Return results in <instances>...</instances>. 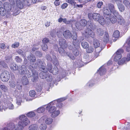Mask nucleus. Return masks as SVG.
<instances>
[{"label": "nucleus", "instance_id": "f257e3e1", "mask_svg": "<svg viewBox=\"0 0 130 130\" xmlns=\"http://www.w3.org/2000/svg\"><path fill=\"white\" fill-rule=\"evenodd\" d=\"M19 119L21 121L19 122L17 125H15V130H22L23 128L30 122L27 117L24 115L19 116Z\"/></svg>", "mask_w": 130, "mask_h": 130}, {"label": "nucleus", "instance_id": "f03ea898", "mask_svg": "<svg viewBox=\"0 0 130 130\" xmlns=\"http://www.w3.org/2000/svg\"><path fill=\"white\" fill-rule=\"evenodd\" d=\"M55 105L54 102H50L48 104L46 107V109L48 110L49 112L51 114V116L53 118H55L60 113V111L57 110Z\"/></svg>", "mask_w": 130, "mask_h": 130}, {"label": "nucleus", "instance_id": "7ed1b4c3", "mask_svg": "<svg viewBox=\"0 0 130 130\" xmlns=\"http://www.w3.org/2000/svg\"><path fill=\"white\" fill-rule=\"evenodd\" d=\"M80 23L81 25L79 26V27H82L85 26L87 23V24L89 25L90 28L92 30H94L95 28V26L91 20L87 22V21L85 20H80Z\"/></svg>", "mask_w": 130, "mask_h": 130}, {"label": "nucleus", "instance_id": "20e7f679", "mask_svg": "<svg viewBox=\"0 0 130 130\" xmlns=\"http://www.w3.org/2000/svg\"><path fill=\"white\" fill-rule=\"evenodd\" d=\"M73 40V43H71L70 42H68V48L69 50H72L73 48V46H75L76 45L79 44L78 43V41L77 39V36L76 34H75L72 35V37Z\"/></svg>", "mask_w": 130, "mask_h": 130}, {"label": "nucleus", "instance_id": "39448f33", "mask_svg": "<svg viewBox=\"0 0 130 130\" xmlns=\"http://www.w3.org/2000/svg\"><path fill=\"white\" fill-rule=\"evenodd\" d=\"M53 120L50 118H48L46 116H42L39 120V122L40 123H46L47 124H51Z\"/></svg>", "mask_w": 130, "mask_h": 130}, {"label": "nucleus", "instance_id": "423d86ee", "mask_svg": "<svg viewBox=\"0 0 130 130\" xmlns=\"http://www.w3.org/2000/svg\"><path fill=\"white\" fill-rule=\"evenodd\" d=\"M10 78V75L9 72L7 71H5L1 74L0 78L3 82H7Z\"/></svg>", "mask_w": 130, "mask_h": 130}, {"label": "nucleus", "instance_id": "0eeeda50", "mask_svg": "<svg viewBox=\"0 0 130 130\" xmlns=\"http://www.w3.org/2000/svg\"><path fill=\"white\" fill-rule=\"evenodd\" d=\"M33 65L34 66V67L37 68L38 66L40 68L42 69L43 70H45V64L44 62L41 61V60L38 59L36 60L35 63H33Z\"/></svg>", "mask_w": 130, "mask_h": 130}, {"label": "nucleus", "instance_id": "6e6552de", "mask_svg": "<svg viewBox=\"0 0 130 130\" xmlns=\"http://www.w3.org/2000/svg\"><path fill=\"white\" fill-rule=\"evenodd\" d=\"M88 17L90 19H91L92 18H93L95 21H98L101 16L99 13H94L93 14L89 13L88 14Z\"/></svg>", "mask_w": 130, "mask_h": 130}, {"label": "nucleus", "instance_id": "1a4fd4ad", "mask_svg": "<svg viewBox=\"0 0 130 130\" xmlns=\"http://www.w3.org/2000/svg\"><path fill=\"white\" fill-rule=\"evenodd\" d=\"M93 44L95 48L98 47V48L95 49V51L97 53H100L102 50L101 48L99 47L100 45V43L98 40L96 39H94Z\"/></svg>", "mask_w": 130, "mask_h": 130}, {"label": "nucleus", "instance_id": "9d476101", "mask_svg": "<svg viewBox=\"0 0 130 130\" xmlns=\"http://www.w3.org/2000/svg\"><path fill=\"white\" fill-rule=\"evenodd\" d=\"M123 52V50L122 49L119 50L115 54L114 56H115L114 60L116 61H117L122 57L121 53Z\"/></svg>", "mask_w": 130, "mask_h": 130}, {"label": "nucleus", "instance_id": "9b49d317", "mask_svg": "<svg viewBox=\"0 0 130 130\" xmlns=\"http://www.w3.org/2000/svg\"><path fill=\"white\" fill-rule=\"evenodd\" d=\"M90 28V27L86 29L85 31L86 36L87 37L90 36L93 38L95 36L94 34Z\"/></svg>", "mask_w": 130, "mask_h": 130}, {"label": "nucleus", "instance_id": "f8f14e48", "mask_svg": "<svg viewBox=\"0 0 130 130\" xmlns=\"http://www.w3.org/2000/svg\"><path fill=\"white\" fill-rule=\"evenodd\" d=\"M103 11L104 17L106 15H107L108 17H109L111 12V11L110 9H109V8L107 7V6L103 8Z\"/></svg>", "mask_w": 130, "mask_h": 130}, {"label": "nucleus", "instance_id": "ddd939ff", "mask_svg": "<svg viewBox=\"0 0 130 130\" xmlns=\"http://www.w3.org/2000/svg\"><path fill=\"white\" fill-rule=\"evenodd\" d=\"M59 44L62 47L66 48L68 47V43H66V40L64 39L60 38L59 39Z\"/></svg>", "mask_w": 130, "mask_h": 130}, {"label": "nucleus", "instance_id": "4468645a", "mask_svg": "<svg viewBox=\"0 0 130 130\" xmlns=\"http://www.w3.org/2000/svg\"><path fill=\"white\" fill-rule=\"evenodd\" d=\"M29 71L27 69L26 67L24 65L22 66L21 69L19 70V73L21 74H26L28 73Z\"/></svg>", "mask_w": 130, "mask_h": 130}, {"label": "nucleus", "instance_id": "2eb2a0df", "mask_svg": "<svg viewBox=\"0 0 130 130\" xmlns=\"http://www.w3.org/2000/svg\"><path fill=\"white\" fill-rule=\"evenodd\" d=\"M129 55L130 54H128L127 58H122L118 62V63L119 65L123 64L125 61H128L130 60V56L129 57Z\"/></svg>", "mask_w": 130, "mask_h": 130}, {"label": "nucleus", "instance_id": "dca6fc26", "mask_svg": "<svg viewBox=\"0 0 130 130\" xmlns=\"http://www.w3.org/2000/svg\"><path fill=\"white\" fill-rule=\"evenodd\" d=\"M63 35L66 39H70L72 36L71 33L69 30H67L64 31Z\"/></svg>", "mask_w": 130, "mask_h": 130}, {"label": "nucleus", "instance_id": "f3484780", "mask_svg": "<svg viewBox=\"0 0 130 130\" xmlns=\"http://www.w3.org/2000/svg\"><path fill=\"white\" fill-rule=\"evenodd\" d=\"M28 60L29 61L30 63H34L36 61V58L35 56L32 54H31L30 55L27 56Z\"/></svg>", "mask_w": 130, "mask_h": 130}, {"label": "nucleus", "instance_id": "a211bd4d", "mask_svg": "<svg viewBox=\"0 0 130 130\" xmlns=\"http://www.w3.org/2000/svg\"><path fill=\"white\" fill-rule=\"evenodd\" d=\"M106 20L107 21H110L112 23H115L117 21V19L114 16L112 15H110L109 17L106 18Z\"/></svg>", "mask_w": 130, "mask_h": 130}, {"label": "nucleus", "instance_id": "6ab92c4d", "mask_svg": "<svg viewBox=\"0 0 130 130\" xmlns=\"http://www.w3.org/2000/svg\"><path fill=\"white\" fill-rule=\"evenodd\" d=\"M64 100V99L63 100L62 99H59L55 101H54V103L55 105H56L59 108H61L62 106V104L61 102Z\"/></svg>", "mask_w": 130, "mask_h": 130}, {"label": "nucleus", "instance_id": "aec40b11", "mask_svg": "<svg viewBox=\"0 0 130 130\" xmlns=\"http://www.w3.org/2000/svg\"><path fill=\"white\" fill-rule=\"evenodd\" d=\"M4 7L5 10L8 12L9 11L11 10V5L8 3L6 2L4 4Z\"/></svg>", "mask_w": 130, "mask_h": 130}, {"label": "nucleus", "instance_id": "412c9836", "mask_svg": "<svg viewBox=\"0 0 130 130\" xmlns=\"http://www.w3.org/2000/svg\"><path fill=\"white\" fill-rule=\"evenodd\" d=\"M32 71L34 78L32 79L31 80L33 82H34L37 80L38 78V73L37 72L35 71L34 70H33Z\"/></svg>", "mask_w": 130, "mask_h": 130}, {"label": "nucleus", "instance_id": "4be33fe9", "mask_svg": "<svg viewBox=\"0 0 130 130\" xmlns=\"http://www.w3.org/2000/svg\"><path fill=\"white\" fill-rule=\"evenodd\" d=\"M29 130H39L38 126L36 124H32L29 127Z\"/></svg>", "mask_w": 130, "mask_h": 130}, {"label": "nucleus", "instance_id": "5701e85b", "mask_svg": "<svg viewBox=\"0 0 130 130\" xmlns=\"http://www.w3.org/2000/svg\"><path fill=\"white\" fill-rule=\"evenodd\" d=\"M10 66V69L13 71L17 70L19 69L18 66L14 63L11 64Z\"/></svg>", "mask_w": 130, "mask_h": 130}, {"label": "nucleus", "instance_id": "b1692460", "mask_svg": "<svg viewBox=\"0 0 130 130\" xmlns=\"http://www.w3.org/2000/svg\"><path fill=\"white\" fill-rule=\"evenodd\" d=\"M118 22L120 25L124 24L125 23V21L122 17L121 16H119L118 17Z\"/></svg>", "mask_w": 130, "mask_h": 130}, {"label": "nucleus", "instance_id": "393cba45", "mask_svg": "<svg viewBox=\"0 0 130 130\" xmlns=\"http://www.w3.org/2000/svg\"><path fill=\"white\" fill-rule=\"evenodd\" d=\"M29 95L30 96L35 98L37 97L36 92L35 91L33 90H30L29 91Z\"/></svg>", "mask_w": 130, "mask_h": 130}, {"label": "nucleus", "instance_id": "a878e982", "mask_svg": "<svg viewBox=\"0 0 130 130\" xmlns=\"http://www.w3.org/2000/svg\"><path fill=\"white\" fill-rule=\"evenodd\" d=\"M98 72L101 75L105 74L106 72V70L105 68L103 67H101L99 70H98Z\"/></svg>", "mask_w": 130, "mask_h": 130}, {"label": "nucleus", "instance_id": "bb28decb", "mask_svg": "<svg viewBox=\"0 0 130 130\" xmlns=\"http://www.w3.org/2000/svg\"><path fill=\"white\" fill-rule=\"evenodd\" d=\"M63 47H60L58 48V52L59 53L62 55L63 56L65 55L67 53L64 50Z\"/></svg>", "mask_w": 130, "mask_h": 130}, {"label": "nucleus", "instance_id": "cd10ccee", "mask_svg": "<svg viewBox=\"0 0 130 130\" xmlns=\"http://www.w3.org/2000/svg\"><path fill=\"white\" fill-rule=\"evenodd\" d=\"M15 124L13 123H10L7 125V128L8 130H11L13 129H15Z\"/></svg>", "mask_w": 130, "mask_h": 130}, {"label": "nucleus", "instance_id": "c85d7f7f", "mask_svg": "<svg viewBox=\"0 0 130 130\" xmlns=\"http://www.w3.org/2000/svg\"><path fill=\"white\" fill-rule=\"evenodd\" d=\"M74 47L76 48V50L73 51V53L75 56H77L79 54V52L77 50L79 47V44H77L75 46H73V48L72 49H73Z\"/></svg>", "mask_w": 130, "mask_h": 130}, {"label": "nucleus", "instance_id": "c756f323", "mask_svg": "<svg viewBox=\"0 0 130 130\" xmlns=\"http://www.w3.org/2000/svg\"><path fill=\"white\" fill-rule=\"evenodd\" d=\"M7 109L8 108L9 109H14V107L13 105L10 102H8L6 104Z\"/></svg>", "mask_w": 130, "mask_h": 130}, {"label": "nucleus", "instance_id": "7c9ffc66", "mask_svg": "<svg viewBox=\"0 0 130 130\" xmlns=\"http://www.w3.org/2000/svg\"><path fill=\"white\" fill-rule=\"evenodd\" d=\"M22 83L24 85H27L28 83L27 78L26 76H23L22 77Z\"/></svg>", "mask_w": 130, "mask_h": 130}, {"label": "nucleus", "instance_id": "2f4dec72", "mask_svg": "<svg viewBox=\"0 0 130 130\" xmlns=\"http://www.w3.org/2000/svg\"><path fill=\"white\" fill-rule=\"evenodd\" d=\"M106 20H105L103 17L101 16L99 20L98 21L101 25H104L106 22Z\"/></svg>", "mask_w": 130, "mask_h": 130}, {"label": "nucleus", "instance_id": "473e14b6", "mask_svg": "<svg viewBox=\"0 0 130 130\" xmlns=\"http://www.w3.org/2000/svg\"><path fill=\"white\" fill-rule=\"evenodd\" d=\"M109 40V37L107 32H105L103 39V41L105 42H107Z\"/></svg>", "mask_w": 130, "mask_h": 130}, {"label": "nucleus", "instance_id": "72a5a7b5", "mask_svg": "<svg viewBox=\"0 0 130 130\" xmlns=\"http://www.w3.org/2000/svg\"><path fill=\"white\" fill-rule=\"evenodd\" d=\"M46 73L45 71H43L39 74V76L40 78L42 79H45L46 78Z\"/></svg>", "mask_w": 130, "mask_h": 130}, {"label": "nucleus", "instance_id": "f704fd0d", "mask_svg": "<svg viewBox=\"0 0 130 130\" xmlns=\"http://www.w3.org/2000/svg\"><path fill=\"white\" fill-rule=\"evenodd\" d=\"M104 33V31L102 29L100 28L97 29V33L99 36H102L103 35Z\"/></svg>", "mask_w": 130, "mask_h": 130}, {"label": "nucleus", "instance_id": "c9c22d12", "mask_svg": "<svg viewBox=\"0 0 130 130\" xmlns=\"http://www.w3.org/2000/svg\"><path fill=\"white\" fill-rule=\"evenodd\" d=\"M15 82L13 80H11L9 82V85L11 88H14L16 86Z\"/></svg>", "mask_w": 130, "mask_h": 130}, {"label": "nucleus", "instance_id": "e433bc0d", "mask_svg": "<svg viewBox=\"0 0 130 130\" xmlns=\"http://www.w3.org/2000/svg\"><path fill=\"white\" fill-rule=\"evenodd\" d=\"M7 109L6 106V104L5 103H3L2 104H0V111H2L3 110H5V109Z\"/></svg>", "mask_w": 130, "mask_h": 130}, {"label": "nucleus", "instance_id": "4c0bfd02", "mask_svg": "<svg viewBox=\"0 0 130 130\" xmlns=\"http://www.w3.org/2000/svg\"><path fill=\"white\" fill-rule=\"evenodd\" d=\"M120 32L118 30H116L113 34V37L115 38H118L120 36Z\"/></svg>", "mask_w": 130, "mask_h": 130}, {"label": "nucleus", "instance_id": "58836bf2", "mask_svg": "<svg viewBox=\"0 0 130 130\" xmlns=\"http://www.w3.org/2000/svg\"><path fill=\"white\" fill-rule=\"evenodd\" d=\"M46 69L50 72H52L53 70V66L52 64L50 63L48 64Z\"/></svg>", "mask_w": 130, "mask_h": 130}, {"label": "nucleus", "instance_id": "ea45409f", "mask_svg": "<svg viewBox=\"0 0 130 130\" xmlns=\"http://www.w3.org/2000/svg\"><path fill=\"white\" fill-rule=\"evenodd\" d=\"M5 9L3 7H1L0 8V13L1 15L3 16H4L6 13L5 11Z\"/></svg>", "mask_w": 130, "mask_h": 130}, {"label": "nucleus", "instance_id": "a19ab883", "mask_svg": "<svg viewBox=\"0 0 130 130\" xmlns=\"http://www.w3.org/2000/svg\"><path fill=\"white\" fill-rule=\"evenodd\" d=\"M40 128L41 130H45L47 128L46 125L44 123H41Z\"/></svg>", "mask_w": 130, "mask_h": 130}, {"label": "nucleus", "instance_id": "79ce46f5", "mask_svg": "<svg viewBox=\"0 0 130 130\" xmlns=\"http://www.w3.org/2000/svg\"><path fill=\"white\" fill-rule=\"evenodd\" d=\"M107 7L109 8V9H110L111 12L115 9L114 6L112 4H109Z\"/></svg>", "mask_w": 130, "mask_h": 130}, {"label": "nucleus", "instance_id": "37998d69", "mask_svg": "<svg viewBox=\"0 0 130 130\" xmlns=\"http://www.w3.org/2000/svg\"><path fill=\"white\" fill-rule=\"evenodd\" d=\"M82 47L84 48H86L89 46L88 43L86 42H83L81 43Z\"/></svg>", "mask_w": 130, "mask_h": 130}, {"label": "nucleus", "instance_id": "c03bdc74", "mask_svg": "<svg viewBox=\"0 0 130 130\" xmlns=\"http://www.w3.org/2000/svg\"><path fill=\"white\" fill-rule=\"evenodd\" d=\"M0 88L4 92H6L8 90L7 87L4 85H1L0 86Z\"/></svg>", "mask_w": 130, "mask_h": 130}, {"label": "nucleus", "instance_id": "a18cd8bd", "mask_svg": "<svg viewBox=\"0 0 130 130\" xmlns=\"http://www.w3.org/2000/svg\"><path fill=\"white\" fill-rule=\"evenodd\" d=\"M111 12H112L113 15L115 16V17L118 18V17L119 16H121L119 15L118 12L115 9L112 11Z\"/></svg>", "mask_w": 130, "mask_h": 130}, {"label": "nucleus", "instance_id": "49530a36", "mask_svg": "<svg viewBox=\"0 0 130 130\" xmlns=\"http://www.w3.org/2000/svg\"><path fill=\"white\" fill-rule=\"evenodd\" d=\"M119 10L121 12H123L124 10L125 7L122 4H120L118 5Z\"/></svg>", "mask_w": 130, "mask_h": 130}, {"label": "nucleus", "instance_id": "de8ad7c7", "mask_svg": "<svg viewBox=\"0 0 130 130\" xmlns=\"http://www.w3.org/2000/svg\"><path fill=\"white\" fill-rule=\"evenodd\" d=\"M27 116L29 117H31L35 116V113L33 112H30L27 114Z\"/></svg>", "mask_w": 130, "mask_h": 130}, {"label": "nucleus", "instance_id": "09e8293b", "mask_svg": "<svg viewBox=\"0 0 130 130\" xmlns=\"http://www.w3.org/2000/svg\"><path fill=\"white\" fill-rule=\"evenodd\" d=\"M45 108L43 107H41L39 108L37 110V111L39 113L43 112L45 110Z\"/></svg>", "mask_w": 130, "mask_h": 130}, {"label": "nucleus", "instance_id": "8fccbe9b", "mask_svg": "<svg viewBox=\"0 0 130 130\" xmlns=\"http://www.w3.org/2000/svg\"><path fill=\"white\" fill-rule=\"evenodd\" d=\"M17 52L20 55L23 57H25V53L21 49H19L17 51Z\"/></svg>", "mask_w": 130, "mask_h": 130}, {"label": "nucleus", "instance_id": "3c124183", "mask_svg": "<svg viewBox=\"0 0 130 130\" xmlns=\"http://www.w3.org/2000/svg\"><path fill=\"white\" fill-rule=\"evenodd\" d=\"M86 48V51L88 53H91L93 51V48L92 46L88 47Z\"/></svg>", "mask_w": 130, "mask_h": 130}, {"label": "nucleus", "instance_id": "603ef678", "mask_svg": "<svg viewBox=\"0 0 130 130\" xmlns=\"http://www.w3.org/2000/svg\"><path fill=\"white\" fill-rule=\"evenodd\" d=\"M58 69L57 67H55L54 68V70H52V72H51L54 75H56L58 73Z\"/></svg>", "mask_w": 130, "mask_h": 130}, {"label": "nucleus", "instance_id": "864d4df0", "mask_svg": "<svg viewBox=\"0 0 130 130\" xmlns=\"http://www.w3.org/2000/svg\"><path fill=\"white\" fill-rule=\"evenodd\" d=\"M123 4L127 7L130 6V3L127 0H124L123 1Z\"/></svg>", "mask_w": 130, "mask_h": 130}, {"label": "nucleus", "instance_id": "5fc2aeb1", "mask_svg": "<svg viewBox=\"0 0 130 130\" xmlns=\"http://www.w3.org/2000/svg\"><path fill=\"white\" fill-rule=\"evenodd\" d=\"M24 2L25 3V5H27L28 6H30L32 4L31 0H25Z\"/></svg>", "mask_w": 130, "mask_h": 130}, {"label": "nucleus", "instance_id": "6e6d98bb", "mask_svg": "<svg viewBox=\"0 0 130 130\" xmlns=\"http://www.w3.org/2000/svg\"><path fill=\"white\" fill-rule=\"evenodd\" d=\"M0 64L3 67L7 68H8V66L6 63L3 61H0Z\"/></svg>", "mask_w": 130, "mask_h": 130}, {"label": "nucleus", "instance_id": "4d7b16f0", "mask_svg": "<svg viewBox=\"0 0 130 130\" xmlns=\"http://www.w3.org/2000/svg\"><path fill=\"white\" fill-rule=\"evenodd\" d=\"M19 45V43L18 42H15L12 45V47L15 48L18 47Z\"/></svg>", "mask_w": 130, "mask_h": 130}, {"label": "nucleus", "instance_id": "13d9d810", "mask_svg": "<svg viewBox=\"0 0 130 130\" xmlns=\"http://www.w3.org/2000/svg\"><path fill=\"white\" fill-rule=\"evenodd\" d=\"M80 21L79 22H77L75 24V26L76 28L79 30H80L82 29V27H79V26H80V25H81V24L80 23Z\"/></svg>", "mask_w": 130, "mask_h": 130}, {"label": "nucleus", "instance_id": "bf43d9fd", "mask_svg": "<svg viewBox=\"0 0 130 130\" xmlns=\"http://www.w3.org/2000/svg\"><path fill=\"white\" fill-rule=\"evenodd\" d=\"M49 41V40L48 38H44L42 40V42L44 44L48 43Z\"/></svg>", "mask_w": 130, "mask_h": 130}, {"label": "nucleus", "instance_id": "052dcab7", "mask_svg": "<svg viewBox=\"0 0 130 130\" xmlns=\"http://www.w3.org/2000/svg\"><path fill=\"white\" fill-rule=\"evenodd\" d=\"M42 48L43 50L45 51L47 50L48 48V47L47 45L45 44H43L42 46Z\"/></svg>", "mask_w": 130, "mask_h": 130}, {"label": "nucleus", "instance_id": "680f3d73", "mask_svg": "<svg viewBox=\"0 0 130 130\" xmlns=\"http://www.w3.org/2000/svg\"><path fill=\"white\" fill-rule=\"evenodd\" d=\"M46 79L48 82L51 81L52 79V78L51 75H49L48 77L46 76Z\"/></svg>", "mask_w": 130, "mask_h": 130}, {"label": "nucleus", "instance_id": "e2e57ef3", "mask_svg": "<svg viewBox=\"0 0 130 130\" xmlns=\"http://www.w3.org/2000/svg\"><path fill=\"white\" fill-rule=\"evenodd\" d=\"M103 3L102 2H100L97 4V6L98 8H101L103 5Z\"/></svg>", "mask_w": 130, "mask_h": 130}, {"label": "nucleus", "instance_id": "0e129e2a", "mask_svg": "<svg viewBox=\"0 0 130 130\" xmlns=\"http://www.w3.org/2000/svg\"><path fill=\"white\" fill-rule=\"evenodd\" d=\"M72 21H67V20L66 19H63V22L65 24H69L70 23H71V22Z\"/></svg>", "mask_w": 130, "mask_h": 130}, {"label": "nucleus", "instance_id": "69168bd1", "mask_svg": "<svg viewBox=\"0 0 130 130\" xmlns=\"http://www.w3.org/2000/svg\"><path fill=\"white\" fill-rule=\"evenodd\" d=\"M54 4L56 6H58L60 4V0H55Z\"/></svg>", "mask_w": 130, "mask_h": 130}, {"label": "nucleus", "instance_id": "338daca9", "mask_svg": "<svg viewBox=\"0 0 130 130\" xmlns=\"http://www.w3.org/2000/svg\"><path fill=\"white\" fill-rule=\"evenodd\" d=\"M46 58L47 60L50 61H52V58L49 55L47 54L46 56Z\"/></svg>", "mask_w": 130, "mask_h": 130}, {"label": "nucleus", "instance_id": "774afa93", "mask_svg": "<svg viewBox=\"0 0 130 130\" xmlns=\"http://www.w3.org/2000/svg\"><path fill=\"white\" fill-rule=\"evenodd\" d=\"M15 60L17 62H21L22 60V59L19 57L18 56H16L15 58Z\"/></svg>", "mask_w": 130, "mask_h": 130}]
</instances>
